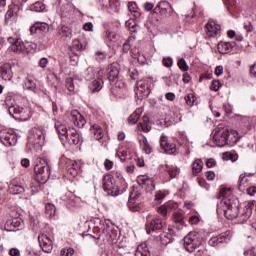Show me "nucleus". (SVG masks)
<instances>
[{
    "label": "nucleus",
    "mask_w": 256,
    "mask_h": 256,
    "mask_svg": "<svg viewBox=\"0 0 256 256\" xmlns=\"http://www.w3.org/2000/svg\"><path fill=\"white\" fill-rule=\"evenodd\" d=\"M231 239V231H226L219 236L212 237L208 243L211 247H217L219 243H225V241H229Z\"/></svg>",
    "instance_id": "6ab92c4d"
},
{
    "label": "nucleus",
    "mask_w": 256,
    "mask_h": 256,
    "mask_svg": "<svg viewBox=\"0 0 256 256\" xmlns=\"http://www.w3.org/2000/svg\"><path fill=\"white\" fill-rule=\"evenodd\" d=\"M172 123H179L181 121V113L179 110H173L171 114Z\"/></svg>",
    "instance_id": "864d4df0"
},
{
    "label": "nucleus",
    "mask_w": 256,
    "mask_h": 256,
    "mask_svg": "<svg viewBox=\"0 0 256 256\" xmlns=\"http://www.w3.org/2000/svg\"><path fill=\"white\" fill-rule=\"evenodd\" d=\"M141 115H143V108L136 109L127 119L128 125H135L139 121Z\"/></svg>",
    "instance_id": "7c9ffc66"
},
{
    "label": "nucleus",
    "mask_w": 256,
    "mask_h": 256,
    "mask_svg": "<svg viewBox=\"0 0 256 256\" xmlns=\"http://www.w3.org/2000/svg\"><path fill=\"white\" fill-rule=\"evenodd\" d=\"M45 209L49 217H53L55 215V212L57 211V208H55V205L51 203L46 204Z\"/></svg>",
    "instance_id": "3c124183"
},
{
    "label": "nucleus",
    "mask_w": 256,
    "mask_h": 256,
    "mask_svg": "<svg viewBox=\"0 0 256 256\" xmlns=\"http://www.w3.org/2000/svg\"><path fill=\"white\" fill-rule=\"evenodd\" d=\"M20 39L19 38H15V37H8V43H10V47H9V50L10 51H13V47L17 46L19 43H20Z\"/></svg>",
    "instance_id": "6e6d98bb"
},
{
    "label": "nucleus",
    "mask_w": 256,
    "mask_h": 256,
    "mask_svg": "<svg viewBox=\"0 0 256 256\" xmlns=\"http://www.w3.org/2000/svg\"><path fill=\"white\" fill-rule=\"evenodd\" d=\"M94 59L96 61H98V63H103V61H105V59H107V53L101 51V50H97L94 53Z\"/></svg>",
    "instance_id": "49530a36"
},
{
    "label": "nucleus",
    "mask_w": 256,
    "mask_h": 256,
    "mask_svg": "<svg viewBox=\"0 0 256 256\" xmlns=\"http://www.w3.org/2000/svg\"><path fill=\"white\" fill-rule=\"evenodd\" d=\"M166 171L168 175H170L171 179H174L176 175H179V168L175 165H166Z\"/></svg>",
    "instance_id": "37998d69"
},
{
    "label": "nucleus",
    "mask_w": 256,
    "mask_h": 256,
    "mask_svg": "<svg viewBox=\"0 0 256 256\" xmlns=\"http://www.w3.org/2000/svg\"><path fill=\"white\" fill-rule=\"evenodd\" d=\"M18 139L19 136L13 129L5 128L0 130V141L5 147H14V145H17Z\"/></svg>",
    "instance_id": "6e6552de"
},
{
    "label": "nucleus",
    "mask_w": 256,
    "mask_h": 256,
    "mask_svg": "<svg viewBox=\"0 0 256 256\" xmlns=\"http://www.w3.org/2000/svg\"><path fill=\"white\" fill-rule=\"evenodd\" d=\"M193 175H199L203 171V161L201 159H195L191 165Z\"/></svg>",
    "instance_id": "f704fd0d"
},
{
    "label": "nucleus",
    "mask_w": 256,
    "mask_h": 256,
    "mask_svg": "<svg viewBox=\"0 0 256 256\" xmlns=\"http://www.w3.org/2000/svg\"><path fill=\"white\" fill-rule=\"evenodd\" d=\"M70 168L74 169V171L81 172V161H70Z\"/></svg>",
    "instance_id": "680f3d73"
},
{
    "label": "nucleus",
    "mask_w": 256,
    "mask_h": 256,
    "mask_svg": "<svg viewBox=\"0 0 256 256\" xmlns=\"http://www.w3.org/2000/svg\"><path fill=\"white\" fill-rule=\"evenodd\" d=\"M125 25L127 29H129V31H131L132 33H135L137 31V23L134 19H129L128 21H126Z\"/></svg>",
    "instance_id": "09e8293b"
},
{
    "label": "nucleus",
    "mask_w": 256,
    "mask_h": 256,
    "mask_svg": "<svg viewBox=\"0 0 256 256\" xmlns=\"http://www.w3.org/2000/svg\"><path fill=\"white\" fill-rule=\"evenodd\" d=\"M66 88L70 92L75 91V85H73V79L72 78H67L66 79Z\"/></svg>",
    "instance_id": "69168bd1"
},
{
    "label": "nucleus",
    "mask_w": 256,
    "mask_h": 256,
    "mask_svg": "<svg viewBox=\"0 0 256 256\" xmlns=\"http://www.w3.org/2000/svg\"><path fill=\"white\" fill-rule=\"evenodd\" d=\"M233 195V190L231 188H222L220 190V194L217 196V199H221V201H225V199H231Z\"/></svg>",
    "instance_id": "4c0bfd02"
},
{
    "label": "nucleus",
    "mask_w": 256,
    "mask_h": 256,
    "mask_svg": "<svg viewBox=\"0 0 256 256\" xmlns=\"http://www.w3.org/2000/svg\"><path fill=\"white\" fill-rule=\"evenodd\" d=\"M55 129L61 139V141H65L70 143V145H79L81 143V135L75 128L67 130V126L61 122L55 123Z\"/></svg>",
    "instance_id": "7ed1b4c3"
},
{
    "label": "nucleus",
    "mask_w": 256,
    "mask_h": 256,
    "mask_svg": "<svg viewBox=\"0 0 256 256\" xmlns=\"http://www.w3.org/2000/svg\"><path fill=\"white\" fill-rule=\"evenodd\" d=\"M99 70L95 69L93 66H89L83 73L82 77L85 81H93V79H97V73Z\"/></svg>",
    "instance_id": "bb28decb"
},
{
    "label": "nucleus",
    "mask_w": 256,
    "mask_h": 256,
    "mask_svg": "<svg viewBox=\"0 0 256 256\" xmlns=\"http://www.w3.org/2000/svg\"><path fill=\"white\" fill-rule=\"evenodd\" d=\"M221 82L219 80H213L210 86L211 91H219Z\"/></svg>",
    "instance_id": "0e129e2a"
},
{
    "label": "nucleus",
    "mask_w": 256,
    "mask_h": 256,
    "mask_svg": "<svg viewBox=\"0 0 256 256\" xmlns=\"http://www.w3.org/2000/svg\"><path fill=\"white\" fill-rule=\"evenodd\" d=\"M255 201H248L239 208V202L232 199L221 200L217 206V213H223L226 219L236 221V223H247L251 215H253V207Z\"/></svg>",
    "instance_id": "f257e3e1"
},
{
    "label": "nucleus",
    "mask_w": 256,
    "mask_h": 256,
    "mask_svg": "<svg viewBox=\"0 0 256 256\" xmlns=\"http://www.w3.org/2000/svg\"><path fill=\"white\" fill-rule=\"evenodd\" d=\"M103 190L112 197H117V195H121L123 191H119V187L114 184L113 177L111 175H106L103 178Z\"/></svg>",
    "instance_id": "1a4fd4ad"
},
{
    "label": "nucleus",
    "mask_w": 256,
    "mask_h": 256,
    "mask_svg": "<svg viewBox=\"0 0 256 256\" xmlns=\"http://www.w3.org/2000/svg\"><path fill=\"white\" fill-rule=\"evenodd\" d=\"M162 63L164 65V67H172L173 59L171 57L163 58Z\"/></svg>",
    "instance_id": "338daca9"
},
{
    "label": "nucleus",
    "mask_w": 256,
    "mask_h": 256,
    "mask_svg": "<svg viewBox=\"0 0 256 256\" xmlns=\"http://www.w3.org/2000/svg\"><path fill=\"white\" fill-rule=\"evenodd\" d=\"M70 119L76 127H80V128L85 127V123H87L83 115H81V113H79V111L77 110H73L70 113Z\"/></svg>",
    "instance_id": "5701e85b"
},
{
    "label": "nucleus",
    "mask_w": 256,
    "mask_h": 256,
    "mask_svg": "<svg viewBox=\"0 0 256 256\" xmlns=\"http://www.w3.org/2000/svg\"><path fill=\"white\" fill-rule=\"evenodd\" d=\"M173 240V235L169 232H163L159 235V241L161 245H169L171 241Z\"/></svg>",
    "instance_id": "58836bf2"
},
{
    "label": "nucleus",
    "mask_w": 256,
    "mask_h": 256,
    "mask_svg": "<svg viewBox=\"0 0 256 256\" xmlns=\"http://www.w3.org/2000/svg\"><path fill=\"white\" fill-rule=\"evenodd\" d=\"M184 99L188 107H193L195 105V94L189 93Z\"/></svg>",
    "instance_id": "8fccbe9b"
},
{
    "label": "nucleus",
    "mask_w": 256,
    "mask_h": 256,
    "mask_svg": "<svg viewBox=\"0 0 256 256\" xmlns=\"http://www.w3.org/2000/svg\"><path fill=\"white\" fill-rule=\"evenodd\" d=\"M45 145V130L43 128L34 127L29 131L27 147L32 153L41 151Z\"/></svg>",
    "instance_id": "f03ea898"
},
{
    "label": "nucleus",
    "mask_w": 256,
    "mask_h": 256,
    "mask_svg": "<svg viewBox=\"0 0 256 256\" xmlns=\"http://www.w3.org/2000/svg\"><path fill=\"white\" fill-rule=\"evenodd\" d=\"M245 256H256V248L253 246L244 249Z\"/></svg>",
    "instance_id": "bf43d9fd"
},
{
    "label": "nucleus",
    "mask_w": 256,
    "mask_h": 256,
    "mask_svg": "<svg viewBox=\"0 0 256 256\" xmlns=\"http://www.w3.org/2000/svg\"><path fill=\"white\" fill-rule=\"evenodd\" d=\"M246 191L251 197H253V195H255L256 193V185L251 184L250 186H248Z\"/></svg>",
    "instance_id": "774afa93"
},
{
    "label": "nucleus",
    "mask_w": 256,
    "mask_h": 256,
    "mask_svg": "<svg viewBox=\"0 0 256 256\" xmlns=\"http://www.w3.org/2000/svg\"><path fill=\"white\" fill-rule=\"evenodd\" d=\"M135 256H151V252H149V248H147V243H141L138 245Z\"/></svg>",
    "instance_id": "72a5a7b5"
},
{
    "label": "nucleus",
    "mask_w": 256,
    "mask_h": 256,
    "mask_svg": "<svg viewBox=\"0 0 256 256\" xmlns=\"http://www.w3.org/2000/svg\"><path fill=\"white\" fill-rule=\"evenodd\" d=\"M0 227L4 229V231H19V229H23V222H21L20 219L13 218L7 220L4 225L0 222Z\"/></svg>",
    "instance_id": "dca6fc26"
},
{
    "label": "nucleus",
    "mask_w": 256,
    "mask_h": 256,
    "mask_svg": "<svg viewBox=\"0 0 256 256\" xmlns=\"http://www.w3.org/2000/svg\"><path fill=\"white\" fill-rule=\"evenodd\" d=\"M18 99H19V94L15 92H8L5 98L6 107H11L12 105L17 104Z\"/></svg>",
    "instance_id": "2f4dec72"
},
{
    "label": "nucleus",
    "mask_w": 256,
    "mask_h": 256,
    "mask_svg": "<svg viewBox=\"0 0 256 256\" xmlns=\"http://www.w3.org/2000/svg\"><path fill=\"white\" fill-rule=\"evenodd\" d=\"M36 25H37L38 31H40V33H47L49 31V24H47V23L38 22V23H36Z\"/></svg>",
    "instance_id": "4d7b16f0"
},
{
    "label": "nucleus",
    "mask_w": 256,
    "mask_h": 256,
    "mask_svg": "<svg viewBox=\"0 0 256 256\" xmlns=\"http://www.w3.org/2000/svg\"><path fill=\"white\" fill-rule=\"evenodd\" d=\"M90 133L92 137L96 139V141H100V139H103V128L99 126V124H94L90 127Z\"/></svg>",
    "instance_id": "c756f323"
},
{
    "label": "nucleus",
    "mask_w": 256,
    "mask_h": 256,
    "mask_svg": "<svg viewBox=\"0 0 256 256\" xmlns=\"http://www.w3.org/2000/svg\"><path fill=\"white\" fill-rule=\"evenodd\" d=\"M75 254V249L71 248V247H66V248H63L61 251H60V255L61 256H73Z\"/></svg>",
    "instance_id": "603ef678"
},
{
    "label": "nucleus",
    "mask_w": 256,
    "mask_h": 256,
    "mask_svg": "<svg viewBox=\"0 0 256 256\" xmlns=\"http://www.w3.org/2000/svg\"><path fill=\"white\" fill-rule=\"evenodd\" d=\"M250 185H251V177H249L245 174H241L238 179L239 191H241L242 193L247 191V189H249Z\"/></svg>",
    "instance_id": "b1692460"
},
{
    "label": "nucleus",
    "mask_w": 256,
    "mask_h": 256,
    "mask_svg": "<svg viewBox=\"0 0 256 256\" xmlns=\"http://www.w3.org/2000/svg\"><path fill=\"white\" fill-rule=\"evenodd\" d=\"M173 221L175 223H183V214L181 212H175L173 214Z\"/></svg>",
    "instance_id": "e2e57ef3"
},
{
    "label": "nucleus",
    "mask_w": 256,
    "mask_h": 256,
    "mask_svg": "<svg viewBox=\"0 0 256 256\" xmlns=\"http://www.w3.org/2000/svg\"><path fill=\"white\" fill-rule=\"evenodd\" d=\"M105 72L103 69L98 70L97 78H94L92 82L89 84L88 89L91 93H99L103 89V77Z\"/></svg>",
    "instance_id": "ddd939ff"
},
{
    "label": "nucleus",
    "mask_w": 256,
    "mask_h": 256,
    "mask_svg": "<svg viewBox=\"0 0 256 256\" xmlns=\"http://www.w3.org/2000/svg\"><path fill=\"white\" fill-rule=\"evenodd\" d=\"M138 141L140 143V146L142 147V151H144L146 155H151V151H153V149L151 148L149 141H147V137H145L144 135H139Z\"/></svg>",
    "instance_id": "c85d7f7f"
},
{
    "label": "nucleus",
    "mask_w": 256,
    "mask_h": 256,
    "mask_svg": "<svg viewBox=\"0 0 256 256\" xmlns=\"http://www.w3.org/2000/svg\"><path fill=\"white\" fill-rule=\"evenodd\" d=\"M164 225H165V221H163L159 217L153 218L152 220L147 218L146 233L150 234V233H153V231H159L163 229Z\"/></svg>",
    "instance_id": "2eb2a0df"
},
{
    "label": "nucleus",
    "mask_w": 256,
    "mask_h": 256,
    "mask_svg": "<svg viewBox=\"0 0 256 256\" xmlns=\"http://www.w3.org/2000/svg\"><path fill=\"white\" fill-rule=\"evenodd\" d=\"M139 197H141V193L139 192V190L133 189L129 195V200H128L129 205L131 204L133 205V203H135V201H137Z\"/></svg>",
    "instance_id": "a18cd8bd"
},
{
    "label": "nucleus",
    "mask_w": 256,
    "mask_h": 256,
    "mask_svg": "<svg viewBox=\"0 0 256 256\" xmlns=\"http://www.w3.org/2000/svg\"><path fill=\"white\" fill-rule=\"evenodd\" d=\"M37 44L29 41H21L16 46H13V53H35Z\"/></svg>",
    "instance_id": "9b49d317"
},
{
    "label": "nucleus",
    "mask_w": 256,
    "mask_h": 256,
    "mask_svg": "<svg viewBox=\"0 0 256 256\" xmlns=\"http://www.w3.org/2000/svg\"><path fill=\"white\" fill-rule=\"evenodd\" d=\"M25 88L28 89L29 91H33L34 93H37V85L35 84V82L31 80H27L25 82Z\"/></svg>",
    "instance_id": "5fc2aeb1"
},
{
    "label": "nucleus",
    "mask_w": 256,
    "mask_h": 256,
    "mask_svg": "<svg viewBox=\"0 0 256 256\" xmlns=\"http://www.w3.org/2000/svg\"><path fill=\"white\" fill-rule=\"evenodd\" d=\"M59 35H61V37H67L68 39H71V28L67 26H62L59 29Z\"/></svg>",
    "instance_id": "de8ad7c7"
},
{
    "label": "nucleus",
    "mask_w": 256,
    "mask_h": 256,
    "mask_svg": "<svg viewBox=\"0 0 256 256\" xmlns=\"http://www.w3.org/2000/svg\"><path fill=\"white\" fill-rule=\"evenodd\" d=\"M8 191L12 195H21V193H25V187L14 181L9 184Z\"/></svg>",
    "instance_id": "cd10ccee"
},
{
    "label": "nucleus",
    "mask_w": 256,
    "mask_h": 256,
    "mask_svg": "<svg viewBox=\"0 0 256 256\" xmlns=\"http://www.w3.org/2000/svg\"><path fill=\"white\" fill-rule=\"evenodd\" d=\"M45 9V4L41 1H37L30 6V11L35 13H41Z\"/></svg>",
    "instance_id": "79ce46f5"
},
{
    "label": "nucleus",
    "mask_w": 256,
    "mask_h": 256,
    "mask_svg": "<svg viewBox=\"0 0 256 256\" xmlns=\"http://www.w3.org/2000/svg\"><path fill=\"white\" fill-rule=\"evenodd\" d=\"M134 91L139 101H143V99H147V97H149V93H151V79L146 78V79L139 80L136 83V87Z\"/></svg>",
    "instance_id": "0eeeda50"
},
{
    "label": "nucleus",
    "mask_w": 256,
    "mask_h": 256,
    "mask_svg": "<svg viewBox=\"0 0 256 256\" xmlns=\"http://www.w3.org/2000/svg\"><path fill=\"white\" fill-rule=\"evenodd\" d=\"M99 231L104 233V235H108V237H111V233L113 231V226L109 225V223L103 221H100V224L98 226Z\"/></svg>",
    "instance_id": "473e14b6"
},
{
    "label": "nucleus",
    "mask_w": 256,
    "mask_h": 256,
    "mask_svg": "<svg viewBox=\"0 0 256 256\" xmlns=\"http://www.w3.org/2000/svg\"><path fill=\"white\" fill-rule=\"evenodd\" d=\"M231 135L237 137V131L229 130V127L220 124L213 130L212 139L217 147H225Z\"/></svg>",
    "instance_id": "20e7f679"
},
{
    "label": "nucleus",
    "mask_w": 256,
    "mask_h": 256,
    "mask_svg": "<svg viewBox=\"0 0 256 256\" xmlns=\"http://www.w3.org/2000/svg\"><path fill=\"white\" fill-rule=\"evenodd\" d=\"M0 77L3 81H11L13 79V67L10 63L0 66Z\"/></svg>",
    "instance_id": "aec40b11"
},
{
    "label": "nucleus",
    "mask_w": 256,
    "mask_h": 256,
    "mask_svg": "<svg viewBox=\"0 0 256 256\" xmlns=\"http://www.w3.org/2000/svg\"><path fill=\"white\" fill-rule=\"evenodd\" d=\"M8 112L13 119H23L24 121L29 119V113H27V109L20 107L17 104H12V106H8Z\"/></svg>",
    "instance_id": "9d476101"
},
{
    "label": "nucleus",
    "mask_w": 256,
    "mask_h": 256,
    "mask_svg": "<svg viewBox=\"0 0 256 256\" xmlns=\"http://www.w3.org/2000/svg\"><path fill=\"white\" fill-rule=\"evenodd\" d=\"M34 172L36 175V180L39 183H47L49 176L51 173L49 172V166L47 165V161L43 158H38L36 160V164L34 166Z\"/></svg>",
    "instance_id": "39448f33"
},
{
    "label": "nucleus",
    "mask_w": 256,
    "mask_h": 256,
    "mask_svg": "<svg viewBox=\"0 0 256 256\" xmlns=\"http://www.w3.org/2000/svg\"><path fill=\"white\" fill-rule=\"evenodd\" d=\"M119 63H112L109 67V81L113 85L115 83V79L119 78Z\"/></svg>",
    "instance_id": "393cba45"
},
{
    "label": "nucleus",
    "mask_w": 256,
    "mask_h": 256,
    "mask_svg": "<svg viewBox=\"0 0 256 256\" xmlns=\"http://www.w3.org/2000/svg\"><path fill=\"white\" fill-rule=\"evenodd\" d=\"M221 31V26H219L215 21H208L206 24V35L207 37H217Z\"/></svg>",
    "instance_id": "4be33fe9"
},
{
    "label": "nucleus",
    "mask_w": 256,
    "mask_h": 256,
    "mask_svg": "<svg viewBox=\"0 0 256 256\" xmlns=\"http://www.w3.org/2000/svg\"><path fill=\"white\" fill-rule=\"evenodd\" d=\"M139 131H144L145 133L151 131V125H149V116H143L142 122L138 124Z\"/></svg>",
    "instance_id": "e433bc0d"
},
{
    "label": "nucleus",
    "mask_w": 256,
    "mask_h": 256,
    "mask_svg": "<svg viewBox=\"0 0 256 256\" xmlns=\"http://www.w3.org/2000/svg\"><path fill=\"white\" fill-rule=\"evenodd\" d=\"M109 7L113 13H119V10L121 9V1L109 0Z\"/></svg>",
    "instance_id": "c03bdc74"
},
{
    "label": "nucleus",
    "mask_w": 256,
    "mask_h": 256,
    "mask_svg": "<svg viewBox=\"0 0 256 256\" xmlns=\"http://www.w3.org/2000/svg\"><path fill=\"white\" fill-rule=\"evenodd\" d=\"M81 49H83V44H81V41L74 40L72 42L71 50L72 51H81Z\"/></svg>",
    "instance_id": "13d9d810"
},
{
    "label": "nucleus",
    "mask_w": 256,
    "mask_h": 256,
    "mask_svg": "<svg viewBox=\"0 0 256 256\" xmlns=\"http://www.w3.org/2000/svg\"><path fill=\"white\" fill-rule=\"evenodd\" d=\"M178 207H179V204L173 201H169L158 208V213L162 217H167V213H171V211H175V209H178Z\"/></svg>",
    "instance_id": "412c9836"
},
{
    "label": "nucleus",
    "mask_w": 256,
    "mask_h": 256,
    "mask_svg": "<svg viewBox=\"0 0 256 256\" xmlns=\"http://www.w3.org/2000/svg\"><path fill=\"white\" fill-rule=\"evenodd\" d=\"M195 256H209L207 253V247L205 246V242L202 241V243H199V245L196 246Z\"/></svg>",
    "instance_id": "ea45409f"
},
{
    "label": "nucleus",
    "mask_w": 256,
    "mask_h": 256,
    "mask_svg": "<svg viewBox=\"0 0 256 256\" xmlns=\"http://www.w3.org/2000/svg\"><path fill=\"white\" fill-rule=\"evenodd\" d=\"M233 47H235V42L218 43V51L221 53V55H227V53H231V51H233Z\"/></svg>",
    "instance_id": "a878e982"
},
{
    "label": "nucleus",
    "mask_w": 256,
    "mask_h": 256,
    "mask_svg": "<svg viewBox=\"0 0 256 256\" xmlns=\"http://www.w3.org/2000/svg\"><path fill=\"white\" fill-rule=\"evenodd\" d=\"M160 145L162 149L167 153L168 155H173L175 151H177V146L171 142H169V138L167 136L162 135L160 138Z\"/></svg>",
    "instance_id": "a211bd4d"
},
{
    "label": "nucleus",
    "mask_w": 256,
    "mask_h": 256,
    "mask_svg": "<svg viewBox=\"0 0 256 256\" xmlns=\"http://www.w3.org/2000/svg\"><path fill=\"white\" fill-rule=\"evenodd\" d=\"M178 67L181 69V71H189V66L183 58L178 61Z\"/></svg>",
    "instance_id": "052dcab7"
},
{
    "label": "nucleus",
    "mask_w": 256,
    "mask_h": 256,
    "mask_svg": "<svg viewBox=\"0 0 256 256\" xmlns=\"http://www.w3.org/2000/svg\"><path fill=\"white\" fill-rule=\"evenodd\" d=\"M39 245L44 253H51L53 251V241L47 234H41L38 236Z\"/></svg>",
    "instance_id": "f3484780"
},
{
    "label": "nucleus",
    "mask_w": 256,
    "mask_h": 256,
    "mask_svg": "<svg viewBox=\"0 0 256 256\" xmlns=\"http://www.w3.org/2000/svg\"><path fill=\"white\" fill-rule=\"evenodd\" d=\"M154 11L156 13H159L160 15L164 17H171L173 15V6L168 1H160L156 7L154 8Z\"/></svg>",
    "instance_id": "4468645a"
},
{
    "label": "nucleus",
    "mask_w": 256,
    "mask_h": 256,
    "mask_svg": "<svg viewBox=\"0 0 256 256\" xmlns=\"http://www.w3.org/2000/svg\"><path fill=\"white\" fill-rule=\"evenodd\" d=\"M128 11L136 19H139V17H141V11H139V7L137 6V3H135V2H129L128 3Z\"/></svg>",
    "instance_id": "c9c22d12"
},
{
    "label": "nucleus",
    "mask_w": 256,
    "mask_h": 256,
    "mask_svg": "<svg viewBox=\"0 0 256 256\" xmlns=\"http://www.w3.org/2000/svg\"><path fill=\"white\" fill-rule=\"evenodd\" d=\"M203 242V237H201V234L196 231L189 232L184 237V248L188 253H193L196 249L199 243Z\"/></svg>",
    "instance_id": "423d86ee"
},
{
    "label": "nucleus",
    "mask_w": 256,
    "mask_h": 256,
    "mask_svg": "<svg viewBox=\"0 0 256 256\" xmlns=\"http://www.w3.org/2000/svg\"><path fill=\"white\" fill-rule=\"evenodd\" d=\"M137 183L140 187L145 188L147 193H153L155 191V180L148 175H139L137 177Z\"/></svg>",
    "instance_id": "f8f14e48"
},
{
    "label": "nucleus",
    "mask_w": 256,
    "mask_h": 256,
    "mask_svg": "<svg viewBox=\"0 0 256 256\" xmlns=\"http://www.w3.org/2000/svg\"><path fill=\"white\" fill-rule=\"evenodd\" d=\"M105 41L106 43H109V45L117 43V41H119V35L115 32H107Z\"/></svg>",
    "instance_id": "a19ab883"
}]
</instances>
